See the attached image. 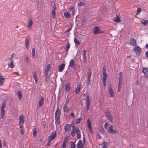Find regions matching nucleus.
<instances>
[{"instance_id": "nucleus-1", "label": "nucleus", "mask_w": 148, "mask_h": 148, "mask_svg": "<svg viewBox=\"0 0 148 148\" xmlns=\"http://www.w3.org/2000/svg\"><path fill=\"white\" fill-rule=\"evenodd\" d=\"M103 82L104 86L106 85V79H107L108 75L106 74V69L105 66H103Z\"/></svg>"}, {"instance_id": "nucleus-2", "label": "nucleus", "mask_w": 148, "mask_h": 148, "mask_svg": "<svg viewBox=\"0 0 148 148\" xmlns=\"http://www.w3.org/2000/svg\"><path fill=\"white\" fill-rule=\"evenodd\" d=\"M60 115V110L58 107L57 108V110L55 112V118L56 120V122L58 124L60 123V121L59 119V117Z\"/></svg>"}, {"instance_id": "nucleus-3", "label": "nucleus", "mask_w": 148, "mask_h": 148, "mask_svg": "<svg viewBox=\"0 0 148 148\" xmlns=\"http://www.w3.org/2000/svg\"><path fill=\"white\" fill-rule=\"evenodd\" d=\"M24 116L23 115H21L19 117L18 125H20V128H21L23 126L24 121Z\"/></svg>"}, {"instance_id": "nucleus-4", "label": "nucleus", "mask_w": 148, "mask_h": 148, "mask_svg": "<svg viewBox=\"0 0 148 148\" xmlns=\"http://www.w3.org/2000/svg\"><path fill=\"white\" fill-rule=\"evenodd\" d=\"M133 51L136 52V54L139 56L141 52V48L137 45H135Z\"/></svg>"}, {"instance_id": "nucleus-5", "label": "nucleus", "mask_w": 148, "mask_h": 148, "mask_svg": "<svg viewBox=\"0 0 148 148\" xmlns=\"http://www.w3.org/2000/svg\"><path fill=\"white\" fill-rule=\"evenodd\" d=\"M6 107V104L5 103L3 102L2 104V106L1 108V117L2 119H3L4 118V114L5 113V111L4 108Z\"/></svg>"}, {"instance_id": "nucleus-6", "label": "nucleus", "mask_w": 148, "mask_h": 148, "mask_svg": "<svg viewBox=\"0 0 148 148\" xmlns=\"http://www.w3.org/2000/svg\"><path fill=\"white\" fill-rule=\"evenodd\" d=\"M105 114L108 119L112 122L113 119V117L111 115V114L109 110H106L105 112Z\"/></svg>"}, {"instance_id": "nucleus-7", "label": "nucleus", "mask_w": 148, "mask_h": 148, "mask_svg": "<svg viewBox=\"0 0 148 148\" xmlns=\"http://www.w3.org/2000/svg\"><path fill=\"white\" fill-rule=\"evenodd\" d=\"M108 131L109 133L114 134L117 133V131L114 130H113V126L110 125L108 129Z\"/></svg>"}, {"instance_id": "nucleus-8", "label": "nucleus", "mask_w": 148, "mask_h": 148, "mask_svg": "<svg viewBox=\"0 0 148 148\" xmlns=\"http://www.w3.org/2000/svg\"><path fill=\"white\" fill-rule=\"evenodd\" d=\"M50 65V64H48L46 66L45 69V78L47 77L49 71Z\"/></svg>"}, {"instance_id": "nucleus-9", "label": "nucleus", "mask_w": 148, "mask_h": 148, "mask_svg": "<svg viewBox=\"0 0 148 148\" xmlns=\"http://www.w3.org/2000/svg\"><path fill=\"white\" fill-rule=\"evenodd\" d=\"M109 93L110 95V97H113L114 95V90L112 89L111 85H110L108 88Z\"/></svg>"}, {"instance_id": "nucleus-10", "label": "nucleus", "mask_w": 148, "mask_h": 148, "mask_svg": "<svg viewBox=\"0 0 148 148\" xmlns=\"http://www.w3.org/2000/svg\"><path fill=\"white\" fill-rule=\"evenodd\" d=\"M84 145L82 140H79L77 144V148H83Z\"/></svg>"}, {"instance_id": "nucleus-11", "label": "nucleus", "mask_w": 148, "mask_h": 148, "mask_svg": "<svg viewBox=\"0 0 148 148\" xmlns=\"http://www.w3.org/2000/svg\"><path fill=\"white\" fill-rule=\"evenodd\" d=\"M93 31L94 34H97L102 32L99 30V27H94Z\"/></svg>"}, {"instance_id": "nucleus-12", "label": "nucleus", "mask_w": 148, "mask_h": 148, "mask_svg": "<svg viewBox=\"0 0 148 148\" xmlns=\"http://www.w3.org/2000/svg\"><path fill=\"white\" fill-rule=\"evenodd\" d=\"M92 74V73L91 71H89L88 73V75L87 76V84L89 85L90 84V77Z\"/></svg>"}, {"instance_id": "nucleus-13", "label": "nucleus", "mask_w": 148, "mask_h": 148, "mask_svg": "<svg viewBox=\"0 0 148 148\" xmlns=\"http://www.w3.org/2000/svg\"><path fill=\"white\" fill-rule=\"evenodd\" d=\"M86 104H87V107H86V110L87 111H88L89 109V106H90V100H89V96L88 95H87L86 96Z\"/></svg>"}, {"instance_id": "nucleus-14", "label": "nucleus", "mask_w": 148, "mask_h": 148, "mask_svg": "<svg viewBox=\"0 0 148 148\" xmlns=\"http://www.w3.org/2000/svg\"><path fill=\"white\" fill-rule=\"evenodd\" d=\"M75 133L77 135V139H79L81 138V133L78 128H77L75 130Z\"/></svg>"}, {"instance_id": "nucleus-15", "label": "nucleus", "mask_w": 148, "mask_h": 148, "mask_svg": "<svg viewBox=\"0 0 148 148\" xmlns=\"http://www.w3.org/2000/svg\"><path fill=\"white\" fill-rule=\"evenodd\" d=\"M44 100V97H41L40 99L39 100L38 103V108H40L43 104Z\"/></svg>"}, {"instance_id": "nucleus-16", "label": "nucleus", "mask_w": 148, "mask_h": 148, "mask_svg": "<svg viewBox=\"0 0 148 148\" xmlns=\"http://www.w3.org/2000/svg\"><path fill=\"white\" fill-rule=\"evenodd\" d=\"M56 136V132H53L51 133V135L49 136V139H50L51 140H52L54 138H55Z\"/></svg>"}, {"instance_id": "nucleus-17", "label": "nucleus", "mask_w": 148, "mask_h": 148, "mask_svg": "<svg viewBox=\"0 0 148 148\" xmlns=\"http://www.w3.org/2000/svg\"><path fill=\"white\" fill-rule=\"evenodd\" d=\"M143 72L146 77L148 78V68L144 67L143 69Z\"/></svg>"}, {"instance_id": "nucleus-18", "label": "nucleus", "mask_w": 148, "mask_h": 148, "mask_svg": "<svg viewBox=\"0 0 148 148\" xmlns=\"http://www.w3.org/2000/svg\"><path fill=\"white\" fill-rule=\"evenodd\" d=\"M130 45L134 46L136 44V40L133 38H132L130 39V42L129 43Z\"/></svg>"}, {"instance_id": "nucleus-19", "label": "nucleus", "mask_w": 148, "mask_h": 148, "mask_svg": "<svg viewBox=\"0 0 148 148\" xmlns=\"http://www.w3.org/2000/svg\"><path fill=\"white\" fill-rule=\"evenodd\" d=\"M119 83H122L123 78V74L122 72L119 73Z\"/></svg>"}, {"instance_id": "nucleus-20", "label": "nucleus", "mask_w": 148, "mask_h": 148, "mask_svg": "<svg viewBox=\"0 0 148 148\" xmlns=\"http://www.w3.org/2000/svg\"><path fill=\"white\" fill-rule=\"evenodd\" d=\"M75 126L73 124L72 127V130L71 132V135L73 137L75 135Z\"/></svg>"}, {"instance_id": "nucleus-21", "label": "nucleus", "mask_w": 148, "mask_h": 148, "mask_svg": "<svg viewBox=\"0 0 148 148\" xmlns=\"http://www.w3.org/2000/svg\"><path fill=\"white\" fill-rule=\"evenodd\" d=\"M65 89L66 92H69L70 89V85L69 83L65 84Z\"/></svg>"}, {"instance_id": "nucleus-22", "label": "nucleus", "mask_w": 148, "mask_h": 148, "mask_svg": "<svg viewBox=\"0 0 148 148\" xmlns=\"http://www.w3.org/2000/svg\"><path fill=\"white\" fill-rule=\"evenodd\" d=\"M5 79L3 78L1 75H0V86L2 85L5 81Z\"/></svg>"}, {"instance_id": "nucleus-23", "label": "nucleus", "mask_w": 148, "mask_h": 148, "mask_svg": "<svg viewBox=\"0 0 148 148\" xmlns=\"http://www.w3.org/2000/svg\"><path fill=\"white\" fill-rule=\"evenodd\" d=\"M71 125L69 124H67L64 127V130L65 132L67 131H69L71 130Z\"/></svg>"}, {"instance_id": "nucleus-24", "label": "nucleus", "mask_w": 148, "mask_h": 148, "mask_svg": "<svg viewBox=\"0 0 148 148\" xmlns=\"http://www.w3.org/2000/svg\"><path fill=\"white\" fill-rule=\"evenodd\" d=\"M69 12H70V13H71V15L72 16H74V15L75 13V10L74 8V7H71L69 9Z\"/></svg>"}, {"instance_id": "nucleus-25", "label": "nucleus", "mask_w": 148, "mask_h": 148, "mask_svg": "<svg viewBox=\"0 0 148 148\" xmlns=\"http://www.w3.org/2000/svg\"><path fill=\"white\" fill-rule=\"evenodd\" d=\"M33 78L35 80V83L37 84L38 82V77L36 75V72L34 71L33 73Z\"/></svg>"}, {"instance_id": "nucleus-26", "label": "nucleus", "mask_w": 148, "mask_h": 148, "mask_svg": "<svg viewBox=\"0 0 148 148\" xmlns=\"http://www.w3.org/2000/svg\"><path fill=\"white\" fill-rule=\"evenodd\" d=\"M65 67V64H62L60 65L58 67L59 71L62 72L63 71Z\"/></svg>"}, {"instance_id": "nucleus-27", "label": "nucleus", "mask_w": 148, "mask_h": 148, "mask_svg": "<svg viewBox=\"0 0 148 148\" xmlns=\"http://www.w3.org/2000/svg\"><path fill=\"white\" fill-rule=\"evenodd\" d=\"M67 107L68 106L67 105H66V104L64 105V107L63 108L64 112L66 111L68 112L70 110V108H68Z\"/></svg>"}, {"instance_id": "nucleus-28", "label": "nucleus", "mask_w": 148, "mask_h": 148, "mask_svg": "<svg viewBox=\"0 0 148 148\" xmlns=\"http://www.w3.org/2000/svg\"><path fill=\"white\" fill-rule=\"evenodd\" d=\"M74 61L73 60H71L69 62V66L70 67H72L74 66Z\"/></svg>"}, {"instance_id": "nucleus-29", "label": "nucleus", "mask_w": 148, "mask_h": 148, "mask_svg": "<svg viewBox=\"0 0 148 148\" xmlns=\"http://www.w3.org/2000/svg\"><path fill=\"white\" fill-rule=\"evenodd\" d=\"M114 21L116 22H120L121 21V20L119 18V15H116V18H114Z\"/></svg>"}, {"instance_id": "nucleus-30", "label": "nucleus", "mask_w": 148, "mask_h": 148, "mask_svg": "<svg viewBox=\"0 0 148 148\" xmlns=\"http://www.w3.org/2000/svg\"><path fill=\"white\" fill-rule=\"evenodd\" d=\"M33 24V21L32 20L30 19L29 21L28 22V24L27 25V27L28 28H29V29H30V28H31V26Z\"/></svg>"}, {"instance_id": "nucleus-31", "label": "nucleus", "mask_w": 148, "mask_h": 148, "mask_svg": "<svg viewBox=\"0 0 148 148\" xmlns=\"http://www.w3.org/2000/svg\"><path fill=\"white\" fill-rule=\"evenodd\" d=\"M64 15L66 18H69L71 14L69 12H67L64 13Z\"/></svg>"}, {"instance_id": "nucleus-32", "label": "nucleus", "mask_w": 148, "mask_h": 148, "mask_svg": "<svg viewBox=\"0 0 148 148\" xmlns=\"http://www.w3.org/2000/svg\"><path fill=\"white\" fill-rule=\"evenodd\" d=\"M17 96L18 97V98L19 99L21 100V99L22 97V94L21 93L20 91H18L17 93Z\"/></svg>"}, {"instance_id": "nucleus-33", "label": "nucleus", "mask_w": 148, "mask_h": 148, "mask_svg": "<svg viewBox=\"0 0 148 148\" xmlns=\"http://www.w3.org/2000/svg\"><path fill=\"white\" fill-rule=\"evenodd\" d=\"M99 131L100 133L102 134L104 133L105 132L104 129L103 127H100L99 128Z\"/></svg>"}, {"instance_id": "nucleus-34", "label": "nucleus", "mask_w": 148, "mask_h": 148, "mask_svg": "<svg viewBox=\"0 0 148 148\" xmlns=\"http://www.w3.org/2000/svg\"><path fill=\"white\" fill-rule=\"evenodd\" d=\"M68 140V138L67 137L65 138L63 141L62 145L66 146V144L67 143Z\"/></svg>"}, {"instance_id": "nucleus-35", "label": "nucleus", "mask_w": 148, "mask_h": 148, "mask_svg": "<svg viewBox=\"0 0 148 148\" xmlns=\"http://www.w3.org/2000/svg\"><path fill=\"white\" fill-rule=\"evenodd\" d=\"M141 23L145 26H146L147 25V23L148 24V20H145L144 19L143 20L141 21Z\"/></svg>"}, {"instance_id": "nucleus-36", "label": "nucleus", "mask_w": 148, "mask_h": 148, "mask_svg": "<svg viewBox=\"0 0 148 148\" xmlns=\"http://www.w3.org/2000/svg\"><path fill=\"white\" fill-rule=\"evenodd\" d=\"M36 129L34 128L33 129V136L35 138L36 137Z\"/></svg>"}, {"instance_id": "nucleus-37", "label": "nucleus", "mask_w": 148, "mask_h": 148, "mask_svg": "<svg viewBox=\"0 0 148 148\" xmlns=\"http://www.w3.org/2000/svg\"><path fill=\"white\" fill-rule=\"evenodd\" d=\"M14 62H10L8 63V66L9 67H10L12 69H13L14 66V65L13 64Z\"/></svg>"}, {"instance_id": "nucleus-38", "label": "nucleus", "mask_w": 148, "mask_h": 148, "mask_svg": "<svg viewBox=\"0 0 148 148\" xmlns=\"http://www.w3.org/2000/svg\"><path fill=\"white\" fill-rule=\"evenodd\" d=\"M86 51L85 50H84L83 51V59L86 58Z\"/></svg>"}, {"instance_id": "nucleus-39", "label": "nucleus", "mask_w": 148, "mask_h": 148, "mask_svg": "<svg viewBox=\"0 0 148 148\" xmlns=\"http://www.w3.org/2000/svg\"><path fill=\"white\" fill-rule=\"evenodd\" d=\"M80 86L78 87L75 90V93L76 94H78V93L80 92Z\"/></svg>"}, {"instance_id": "nucleus-40", "label": "nucleus", "mask_w": 148, "mask_h": 148, "mask_svg": "<svg viewBox=\"0 0 148 148\" xmlns=\"http://www.w3.org/2000/svg\"><path fill=\"white\" fill-rule=\"evenodd\" d=\"M74 41L75 44L77 45H79L80 43L78 40L77 38H75L74 39Z\"/></svg>"}, {"instance_id": "nucleus-41", "label": "nucleus", "mask_w": 148, "mask_h": 148, "mask_svg": "<svg viewBox=\"0 0 148 148\" xmlns=\"http://www.w3.org/2000/svg\"><path fill=\"white\" fill-rule=\"evenodd\" d=\"M51 13L52 15L53 18H55V15H56V12L55 11H54V10H52L51 11Z\"/></svg>"}, {"instance_id": "nucleus-42", "label": "nucleus", "mask_w": 148, "mask_h": 148, "mask_svg": "<svg viewBox=\"0 0 148 148\" xmlns=\"http://www.w3.org/2000/svg\"><path fill=\"white\" fill-rule=\"evenodd\" d=\"M82 120V119L81 118L76 119V123L77 124L79 123Z\"/></svg>"}, {"instance_id": "nucleus-43", "label": "nucleus", "mask_w": 148, "mask_h": 148, "mask_svg": "<svg viewBox=\"0 0 148 148\" xmlns=\"http://www.w3.org/2000/svg\"><path fill=\"white\" fill-rule=\"evenodd\" d=\"M85 4V3H83L81 1H80L78 3V6H83Z\"/></svg>"}, {"instance_id": "nucleus-44", "label": "nucleus", "mask_w": 148, "mask_h": 148, "mask_svg": "<svg viewBox=\"0 0 148 148\" xmlns=\"http://www.w3.org/2000/svg\"><path fill=\"white\" fill-rule=\"evenodd\" d=\"M122 83H119L118 90L119 92H120L121 90V85Z\"/></svg>"}, {"instance_id": "nucleus-45", "label": "nucleus", "mask_w": 148, "mask_h": 148, "mask_svg": "<svg viewBox=\"0 0 148 148\" xmlns=\"http://www.w3.org/2000/svg\"><path fill=\"white\" fill-rule=\"evenodd\" d=\"M25 41H26V43H25L26 47V48H27L28 47V45H29V39H26V40Z\"/></svg>"}, {"instance_id": "nucleus-46", "label": "nucleus", "mask_w": 148, "mask_h": 148, "mask_svg": "<svg viewBox=\"0 0 148 148\" xmlns=\"http://www.w3.org/2000/svg\"><path fill=\"white\" fill-rule=\"evenodd\" d=\"M35 50L34 48H33L32 49V56L34 58V57L35 55Z\"/></svg>"}, {"instance_id": "nucleus-47", "label": "nucleus", "mask_w": 148, "mask_h": 148, "mask_svg": "<svg viewBox=\"0 0 148 148\" xmlns=\"http://www.w3.org/2000/svg\"><path fill=\"white\" fill-rule=\"evenodd\" d=\"M71 143L72 144L71 145V148H75V144L73 143V142H71Z\"/></svg>"}, {"instance_id": "nucleus-48", "label": "nucleus", "mask_w": 148, "mask_h": 148, "mask_svg": "<svg viewBox=\"0 0 148 148\" xmlns=\"http://www.w3.org/2000/svg\"><path fill=\"white\" fill-rule=\"evenodd\" d=\"M86 22V20L84 18H83V19L82 20V25H84V23Z\"/></svg>"}, {"instance_id": "nucleus-49", "label": "nucleus", "mask_w": 148, "mask_h": 148, "mask_svg": "<svg viewBox=\"0 0 148 148\" xmlns=\"http://www.w3.org/2000/svg\"><path fill=\"white\" fill-rule=\"evenodd\" d=\"M70 44L69 43H68L66 45V50L67 51L70 48Z\"/></svg>"}, {"instance_id": "nucleus-50", "label": "nucleus", "mask_w": 148, "mask_h": 148, "mask_svg": "<svg viewBox=\"0 0 148 148\" xmlns=\"http://www.w3.org/2000/svg\"><path fill=\"white\" fill-rule=\"evenodd\" d=\"M106 142H105L104 141L103 142V145L102 146V148H107L106 147Z\"/></svg>"}, {"instance_id": "nucleus-51", "label": "nucleus", "mask_w": 148, "mask_h": 148, "mask_svg": "<svg viewBox=\"0 0 148 148\" xmlns=\"http://www.w3.org/2000/svg\"><path fill=\"white\" fill-rule=\"evenodd\" d=\"M51 140L50 139H49V140L48 141V142H47V146H49V145L51 143Z\"/></svg>"}, {"instance_id": "nucleus-52", "label": "nucleus", "mask_w": 148, "mask_h": 148, "mask_svg": "<svg viewBox=\"0 0 148 148\" xmlns=\"http://www.w3.org/2000/svg\"><path fill=\"white\" fill-rule=\"evenodd\" d=\"M141 12V9L140 8H137V12L136 13V14H139Z\"/></svg>"}, {"instance_id": "nucleus-53", "label": "nucleus", "mask_w": 148, "mask_h": 148, "mask_svg": "<svg viewBox=\"0 0 148 148\" xmlns=\"http://www.w3.org/2000/svg\"><path fill=\"white\" fill-rule=\"evenodd\" d=\"M109 124L107 122H106L105 124L104 127L105 129H106L107 127L108 126Z\"/></svg>"}, {"instance_id": "nucleus-54", "label": "nucleus", "mask_w": 148, "mask_h": 148, "mask_svg": "<svg viewBox=\"0 0 148 148\" xmlns=\"http://www.w3.org/2000/svg\"><path fill=\"white\" fill-rule=\"evenodd\" d=\"M87 124L88 126L91 125V123L90 120L89 119H88L87 120Z\"/></svg>"}, {"instance_id": "nucleus-55", "label": "nucleus", "mask_w": 148, "mask_h": 148, "mask_svg": "<svg viewBox=\"0 0 148 148\" xmlns=\"http://www.w3.org/2000/svg\"><path fill=\"white\" fill-rule=\"evenodd\" d=\"M69 99L67 98L66 100V103H65V104H66V105H67L69 103Z\"/></svg>"}, {"instance_id": "nucleus-56", "label": "nucleus", "mask_w": 148, "mask_h": 148, "mask_svg": "<svg viewBox=\"0 0 148 148\" xmlns=\"http://www.w3.org/2000/svg\"><path fill=\"white\" fill-rule=\"evenodd\" d=\"M71 27H72V26H71V27L69 28V29L67 30L65 32L66 33L69 32H70V31L71 30Z\"/></svg>"}, {"instance_id": "nucleus-57", "label": "nucleus", "mask_w": 148, "mask_h": 148, "mask_svg": "<svg viewBox=\"0 0 148 148\" xmlns=\"http://www.w3.org/2000/svg\"><path fill=\"white\" fill-rule=\"evenodd\" d=\"M53 10H54V11H55L56 9V5H54L53 7Z\"/></svg>"}, {"instance_id": "nucleus-58", "label": "nucleus", "mask_w": 148, "mask_h": 148, "mask_svg": "<svg viewBox=\"0 0 148 148\" xmlns=\"http://www.w3.org/2000/svg\"><path fill=\"white\" fill-rule=\"evenodd\" d=\"M71 117H75V114L73 112L71 113Z\"/></svg>"}, {"instance_id": "nucleus-59", "label": "nucleus", "mask_w": 148, "mask_h": 148, "mask_svg": "<svg viewBox=\"0 0 148 148\" xmlns=\"http://www.w3.org/2000/svg\"><path fill=\"white\" fill-rule=\"evenodd\" d=\"M13 58H10V57L9 58V61L10 62H14V60H13Z\"/></svg>"}, {"instance_id": "nucleus-60", "label": "nucleus", "mask_w": 148, "mask_h": 148, "mask_svg": "<svg viewBox=\"0 0 148 148\" xmlns=\"http://www.w3.org/2000/svg\"><path fill=\"white\" fill-rule=\"evenodd\" d=\"M14 54H12L10 56V58H14Z\"/></svg>"}, {"instance_id": "nucleus-61", "label": "nucleus", "mask_w": 148, "mask_h": 148, "mask_svg": "<svg viewBox=\"0 0 148 148\" xmlns=\"http://www.w3.org/2000/svg\"><path fill=\"white\" fill-rule=\"evenodd\" d=\"M21 129H20V132H21V134H23V131L22 129L21 128Z\"/></svg>"}, {"instance_id": "nucleus-62", "label": "nucleus", "mask_w": 148, "mask_h": 148, "mask_svg": "<svg viewBox=\"0 0 148 148\" xmlns=\"http://www.w3.org/2000/svg\"><path fill=\"white\" fill-rule=\"evenodd\" d=\"M146 56L148 58V51L145 53Z\"/></svg>"}, {"instance_id": "nucleus-63", "label": "nucleus", "mask_w": 148, "mask_h": 148, "mask_svg": "<svg viewBox=\"0 0 148 148\" xmlns=\"http://www.w3.org/2000/svg\"><path fill=\"white\" fill-rule=\"evenodd\" d=\"M3 145L5 147L6 146V142L5 141H3Z\"/></svg>"}, {"instance_id": "nucleus-64", "label": "nucleus", "mask_w": 148, "mask_h": 148, "mask_svg": "<svg viewBox=\"0 0 148 148\" xmlns=\"http://www.w3.org/2000/svg\"><path fill=\"white\" fill-rule=\"evenodd\" d=\"M83 61L84 63H86V58L83 59Z\"/></svg>"}]
</instances>
